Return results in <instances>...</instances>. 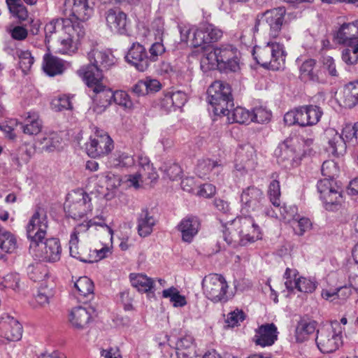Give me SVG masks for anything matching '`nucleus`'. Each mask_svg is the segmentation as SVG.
Masks as SVG:
<instances>
[{"mask_svg":"<svg viewBox=\"0 0 358 358\" xmlns=\"http://www.w3.org/2000/svg\"><path fill=\"white\" fill-rule=\"evenodd\" d=\"M99 176L101 182H104L108 189L117 188L122 184V178L111 172L101 173Z\"/></svg>","mask_w":358,"mask_h":358,"instance_id":"obj_60","label":"nucleus"},{"mask_svg":"<svg viewBox=\"0 0 358 358\" xmlns=\"http://www.w3.org/2000/svg\"><path fill=\"white\" fill-rule=\"evenodd\" d=\"M48 228V221L46 213L37 210L30 218L27 226V234L30 241V248L37 247L38 243L45 238Z\"/></svg>","mask_w":358,"mask_h":358,"instance_id":"obj_11","label":"nucleus"},{"mask_svg":"<svg viewBox=\"0 0 358 358\" xmlns=\"http://www.w3.org/2000/svg\"><path fill=\"white\" fill-rule=\"evenodd\" d=\"M64 209L73 219L82 218L92 210L91 198L83 189L73 191L68 194Z\"/></svg>","mask_w":358,"mask_h":358,"instance_id":"obj_10","label":"nucleus"},{"mask_svg":"<svg viewBox=\"0 0 358 358\" xmlns=\"http://www.w3.org/2000/svg\"><path fill=\"white\" fill-rule=\"evenodd\" d=\"M222 169V164L217 161L202 158L198 160L195 168V173L199 178L213 180Z\"/></svg>","mask_w":358,"mask_h":358,"instance_id":"obj_29","label":"nucleus"},{"mask_svg":"<svg viewBox=\"0 0 358 358\" xmlns=\"http://www.w3.org/2000/svg\"><path fill=\"white\" fill-rule=\"evenodd\" d=\"M69 250L71 256L86 263H92V250L86 248H80L78 238L76 234H71L69 240Z\"/></svg>","mask_w":358,"mask_h":358,"instance_id":"obj_37","label":"nucleus"},{"mask_svg":"<svg viewBox=\"0 0 358 358\" xmlns=\"http://www.w3.org/2000/svg\"><path fill=\"white\" fill-rule=\"evenodd\" d=\"M206 34L204 24L199 27H192L185 30L186 40L189 41L194 47L207 44Z\"/></svg>","mask_w":358,"mask_h":358,"instance_id":"obj_44","label":"nucleus"},{"mask_svg":"<svg viewBox=\"0 0 358 358\" xmlns=\"http://www.w3.org/2000/svg\"><path fill=\"white\" fill-rule=\"evenodd\" d=\"M85 83L95 93L92 97L94 106L92 109L96 113H103L113 101V98H106L107 92L113 91L103 85L99 73L96 74V77L94 80L88 78L87 81H85Z\"/></svg>","mask_w":358,"mask_h":358,"instance_id":"obj_13","label":"nucleus"},{"mask_svg":"<svg viewBox=\"0 0 358 358\" xmlns=\"http://www.w3.org/2000/svg\"><path fill=\"white\" fill-rule=\"evenodd\" d=\"M283 278L285 286L289 292L296 289L305 294H312L318 285L315 278L301 276L295 268H287Z\"/></svg>","mask_w":358,"mask_h":358,"instance_id":"obj_12","label":"nucleus"},{"mask_svg":"<svg viewBox=\"0 0 358 358\" xmlns=\"http://www.w3.org/2000/svg\"><path fill=\"white\" fill-rule=\"evenodd\" d=\"M0 248L5 252L12 253L17 249V240L15 236L0 227Z\"/></svg>","mask_w":358,"mask_h":358,"instance_id":"obj_45","label":"nucleus"},{"mask_svg":"<svg viewBox=\"0 0 358 358\" xmlns=\"http://www.w3.org/2000/svg\"><path fill=\"white\" fill-rule=\"evenodd\" d=\"M137 166L138 169L136 173L126 175L122 178V185L126 187L138 189L143 187L147 180L153 182L158 178L157 171L146 156L141 155L138 157Z\"/></svg>","mask_w":358,"mask_h":358,"instance_id":"obj_7","label":"nucleus"},{"mask_svg":"<svg viewBox=\"0 0 358 358\" xmlns=\"http://www.w3.org/2000/svg\"><path fill=\"white\" fill-rule=\"evenodd\" d=\"M0 286L2 289L20 292L22 288L21 278L17 273H10L0 278Z\"/></svg>","mask_w":358,"mask_h":358,"instance_id":"obj_46","label":"nucleus"},{"mask_svg":"<svg viewBox=\"0 0 358 358\" xmlns=\"http://www.w3.org/2000/svg\"><path fill=\"white\" fill-rule=\"evenodd\" d=\"M348 46L350 48L343 50L342 59L347 64L353 65L356 64L358 60V44Z\"/></svg>","mask_w":358,"mask_h":358,"instance_id":"obj_62","label":"nucleus"},{"mask_svg":"<svg viewBox=\"0 0 358 358\" xmlns=\"http://www.w3.org/2000/svg\"><path fill=\"white\" fill-rule=\"evenodd\" d=\"M27 274L31 280L40 282L45 280L48 276V271L43 264L36 263L28 266Z\"/></svg>","mask_w":358,"mask_h":358,"instance_id":"obj_52","label":"nucleus"},{"mask_svg":"<svg viewBox=\"0 0 358 358\" xmlns=\"http://www.w3.org/2000/svg\"><path fill=\"white\" fill-rule=\"evenodd\" d=\"M41 148L47 152H52L57 149L61 143V138L55 132H51L45 134V136L39 140Z\"/></svg>","mask_w":358,"mask_h":358,"instance_id":"obj_48","label":"nucleus"},{"mask_svg":"<svg viewBox=\"0 0 358 358\" xmlns=\"http://www.w3.org/2000/svg\"><path fill=\"white\" fill-rule=\"evenodd\" d=\"M343 329L338 321L331 322L317 330L316 343L323 353L336 351L343 345Z\"/></svg>","mask_w":358,"mask_h":358,"instance_id":"obj_5","label":"nucleus"},{"mask_svg":"<svg viewBox=\"0 0 358 358\" xmlns=\"http://www.w3.org/2000/svg\"><path fill=\"white\" fill-rule=\"evenodd\" d=\"M45 39L49 43L53 34L57 35V52L62 55L75 53L84 37L85 31L83 24L72 20L59 18L52 20L45 27Z\"/></svg>","mask_w":358,"mask_h":358,"instance_id":"obj_1","label":"nucleus"},{"mask_svg":"<svg viewBox=\"0 0 358 358\" xmlns=\"http://www.w3.org/2000/svg\"><path fill=\"white\" fill-rule=\"evenodd\" d=\"M162 296L169 299L173 306L176 308L183 307L187 304L185 297L180 294L178 289L174 287L163 290Z\"/></svg>","mask_w":358,"mask_h":358,"instance_id":"obj_51","label":"nucleus"},{"mask_svg":"<svg viewBox=\"0 0 358 358\" xmlns=\"http://www.w3.org/2000/svg\"><path fill=\"white\" fill-rule=\"evenodd\" d=\"M73 293L80 301H90L94 296L93 282L87 276L79 278L74 283Z\"/></svg>","mask_w":358,"mask_h":358,"instance_id":"obj_31","label":"nucleus"},{"mask_svg":"<svg viewBox=\"0 0 358 358\" xmlns=\"http://www.w3.org/2000/svg\"><path fill=\"white\" fill-rule=\"evenodd\" d=\"M208 102L217 115H225L227 108L233 106L230 86L220 80L213 83L208 89Z\"/></svg>","mask_w":358,"mask_h":358,"instance_id":"obj_6","label":"nucleus"},{"mask_svg":"<svg viewBox=\"0 0 358 358\" xmlns=\"http://www.w3.org/2000/svg\"><path fill=\"white\" fill-rule=\"evenodd\" d=\"M324 136L327 142L326 150L329 155L338 157L346 152L345 141L335 129H327L324 131Z\"/></svg>","mask_w":358,"mask_h":358,"instance_id":"obj_26","label":"nucleus"},{"mask_svg":"<svg viewBox=\"0 0 358 358\" xmlns=\"http://www.w3.org/2000/svg\"><path fill=\"white\" fill-rule=\"evenodd\" d=\"M275 154L278 159V162L285 163V166H293L300 159L301 156L300 154H296V151L285 143L280 144L277 148Z\"/></svg>","mask_w":358,"mask_h":358,"instance_id":"obj_35","label":"nucleus"},{"mask_svg":"<svg viewBox=\"0 0 358 358\" xmlns=\"http://www.w3.org/2000/svg\"><path fill=\"white\" fill-rule=\"evenodd\" d=\"M29 159L27 152L23 148H20L10 154L11 165L17 169H20L24 164L27 163Z\"/></svg>","mask_w":358,"mask_h":358,"instance_id":"obj_56","label":"nucleus"},{"mask_svg":"<svg viewBox=\"0 0 358 358\" xmlns=\"http://www.w3.org/2000/svg\"><path fill=\"white\" fill-rule=\"evenodd\" d=\"M252 122L264 123L268 122L271 117V113L262 106L255 107L251 111Z\"/></svg>","mask_w":358,"mask_h":358,"instance_id":"obj_59","label":"nucleus"},{"mask_svg":"<svg viewBox=\"0 0 358 358\" xmlns=\"http://www.w3.org/2000/svg\"><path fill=\"white\" fill-rule=\"evenodd\" d=\"M338 102L340 106L346 108H352L358 105V81L351 82L345 85L339 93Z\"/></svg>","mask_w":358,"mask_h":358,"instance_id":"obj_30","label":"nucleus"},{"mask_svg":"<svg viewBox=\"0 0 358 358\" xmlns=\"http://www.w3.org/2000/svg\"><path fill=\"white\" fill-rule=\"evenodd\" d=\"M127 61L139 71H145L150 66L146 49L138 43H134L126 56Z\"/></svg>","mask_w":358,"mask_h":358,"instance_id":"obj_25","label":"nucleus"},{"mask_svg":"<svg viewBox=\"0 0 358 358\" xmlns=\"http://www.w3.org/2000/svg\"><path fill=\"white\" fill-rule=\"evenodd\" d=\"M87 58L90 64L82 66L77 71L78 75L84 81H87L88 76L94 80L98 73L101 76V80H103L102 71L108 70L115 62V57L107 50L92 49L88 53Z\"/></svg>","mask_w":358,"mask_h":358,"instance_id":"obj_4","label":"nucleus"},{"mask_svg":"<svg viewBox=\"0 0 358 358\" xmlns=\"http://www.w3.org/2000/svg\"><path fill=\"white\" fill-rule=\"evenodd\" d=\"M315 61L313 59L306 60L300 67L301 76L309 80L319 81V77L314 71Z\"/></svg>","mask_w":358,"mask_h":358,"instance_id":"obj_55","label":"nucleus"},{"mask_svg":"<svg viewBox=\"0 0 358 358\" xmlns=\"http://www.w3.org/2000/svg\"><path fill=\"white\" fill-rule=\"evenodd\" d=\"M257 164L255 150L250 144L238 146L234 162L235 169L241 173H247L255 169Z\"/></svg>","mask_w":358,"mask_h":358,"instance_id":"obj_19","label":"nucleus"},{"mask_svg":"<svg viewBox=\"0 0 358 358\" xmlns=\"http://www.w3.org/2000/svg\"><path fill=\"white\" fill-rule=\"evenodd\" d=\"M268 194L273 206H278L280 203V186L278 180H273L270 182Z\"/></svg>","mask_w":358,"mask_h":358,"instance_id":"obj_63","label":"nucleus"},{"mask_svg":"<svg viewBox=\"0 0 358 358\" xmlns=\"http://www.w3.org/2000/svg\"><path fill=\"white\" fill-rule=\"evenodd\" d=\"M43 69L49 76L62 74L64 69V61L49 54L43 57Z\"/></svg>","mask_w":358,"mask_h":358,"instance_id":"obj_36","label":"nucleus"},{"mask_svg":"<svg viewBox=\"0 0 358 358\" xmlns=\"http://www.w3.org/2000/svg\"><path fill=\"white\" fill-rule=\"evenodd\" d=\"M54 295L52 287H48L43 283L38 290V293L35 296L36 301L41 306H45L49 303L50 299Z\"/></svg>","mask_w":358,"mask_h":358,"instance_id":"obj_58","label":"nucleus"},{"mask_svg":"<svg viewBox=\"0 0 358 358\" xmlns=\"http://www.w3.org/2000/svg\"><path fill=\"white\" fill-rule=\"evenodd\" d=\"M224 115L227 116L229 123L248 124L252 122L251 111L242 107H236L231 111L227 108Z\"/></svg>","mask_w":358,"mask_h":358,"instance_id":"obj_40","label":"nucleus"},{"mask_svg":"<svg viewBox=\"0 0 358 358\" xmlns=\"http://www.w3.org/2000/svg\"><path fill=\"white\" fill-rule=\"evenodd\" d=\"M264 201L263 192L254 186L243 189L241 195V212L243 214L259 211L262 208Z\"/></svg>","mask_w":358,"mask_h":358,"instance_id":"obj_20","label":"nucleus"},{"mask_svg":"<svg viewBox=\"0 0 358 358\" xmlns=\"http://www.w3.org/2000/svg\"><path fill=\"white\" fill-rule=\"evenodd\" d=\"M30 252L40 260L48 262H56L61 258L62 246L60 241L56 238H47L41 241L37 247L29 248Z\"/></svg>","mask_w":358,"mask_h":358,"instance_id":"obj_14","label":"nucleus"},{"mask_svg":"<svg viewBox=\"0 0 358 358\" xmlns=\"http://www.w3.org/2000/svg\"><path fill=\"white\" fill-rule=\"evenodd\" d=\"M218 51V69L222 71L236 72L240 69L238 50L231 45L217 47Z\"/></svg>","mask_w":358,"mask_h":358,"instance_id":"obj_18","label":"nucleus"},{"mask_svg":"<svg viewBox=\"0 0 358 358\" xmlns=\"http://www.w3.org/2000/svg\"><path fill=\"white\" fill-rule=\"evenodd\" d=\"M255 332L253 340L257 345L262 347L271 346L278 339V328L273 323L263 324Z\"/></svg>","mask_w":358,"mask_h":358,"instance_id":"obj_27","label":"nucleus"},{"mask_svg":"<svg viewBox=\"0 0 358 358\" xmlns=\"http://www.w3.org/2000/svg\"><path fill=\"white\" fill-rule=\"evenodd\" d=\"M108 163L114 168H128L135 164V159L126 152L116 150L110 156Z\"/></svg>","mask_w":358,"mask_h":358,"instance_id":"obj_38","label":"nucleus"},{"mask_svg":"<svg viewBox=\"0 0 358 358\" xmlns=\"http://www.w3.org/2000/svg\"><path fill=\"white\" fill-rule=\"evenodd\" d=\"M321 171L326 178L334 179L339 173V167L334 160H327L323 162Z\"/></svg>","mask_w":358,"mask_h":358,"instance_id":"obj_61","label":"nucleus"},{"mask_svg":"<svg viewBox=\"0 0 358 358\" xmlns=\"http://www.w3.org/2000/svg\"><path fill=\"white\" fill-rule=\"evenodd\" d=\"M219 58L217 48L206 53L201 59V68L204 71L218 68Z\"/></svg>","mask_w":358,"mask_h":358,"instance_id":"obj_49","label":"nucleus"},{"mask_svg":"<svg viewBox=\"0 0 358 358\" xmlns=\"http://www.w3.org/2000/svg\"><path fill=\"white\" fill-rule=\"evenodd\" d=\"M22 335V327L16 319L10 315L0 318V341H17Z\"/></svg>","mask_w":358,"mask_h":358,"instance_id":"obj_23","label":"nucleus"},{"mask_svg":"<svg viewBox=\"0 0 358 358\" xmlns=\"http://www.w3.org/2000/svg\"><path fill=\"white\" fill-rule=\"evenodd\" d=\"M204 296L214 303L228 300V284L225 278L219 274L212 273L204 277L201 282Z\"/></svg>","mask_w":358,"mask_h":358,"instance_id":"obj_8","label":"nucleus"},{"mask_svg":"<svg viewBox=\"0 0 358 358\" xmlns=\"http://www.w3.org/2000/svg\"><path fill=\"white\" fill-rule=\"evenodd\" d=\"M232 224L239 230L243 246L262 238L260 229L250 216L236 218L232 220Z\"/></svg>","mask_w":358,"mask_h":358,"instance_id":"obj_16","label":"nucleus"},{"mask_svg":"<svg viewBox=\"0 0 358 358\" xmlns=\"http://www.w3.org/2000/svg\"><path fill=\"white\" fill-rule=\"evenodd\" d=\"M282 41L270 39L263 47H255L252 55L264 68L278 71L284 68L286 52Z\"/></svg>","mask_w":358,"mask_h":358,"instance_id":"obj_3","label":"nucleus"},{"mask_svg":"<svg viewBox=\"0 0 358 358\" xmlns=\"http://www.w3.org/2000/svg\"><path fill=\"white\" fill-rule=\"evenodd\" d=\"M207 44L216 42L222 36V31L212 24H204Z\"/></svg>","mask_w":358,"mask_h":358,"instance_id":"obj_64","label":"nucleus"},{"mask_svg":"<svg viewBox=\"0 0 358 358\" xmlns=\"http://www.w3.org/2000/svg\"><path fill=\"white\" fill-rule=\"evenodd\" d=\"M290 225L292 227L294 234L299 236H303L306 232L310 230L312 227L310 220L307 217H301L299 214Z\"/></svg>","mask_w":358,"mask_h":358,"instance_id":"obj_54","label":"nucleus"},{"mask_svg":"<svg viewBox=\"0 0 358 358\" xmlns=\"http://www.w3.org/2000/svg\"><path fill=\"white\" fill-rule=\"evenodd\" d=\"M285 15L286 9L282 6L266 10L257 15L255 29L259 31L261 26L268 27L270 39L282 42L289 41L292 34L290 31L285 27Z\"/></svg>","mask_w":358,"mask_h":358,"instance_id":"obj_2","label":"nucleus"},{"mask_svg":"<svg viewBox=\"0 0 358 358\" xmlns=\"http://www.w3.org/2000/svg\"><path fill=\"white\" fill-rule=\"evenodd\" d=\"M20 126L24 134L33 136L41 131L43 124L38 113L29 111L24 114V123Z\"/></svg>","mask_w":358,"mask_h":358,"instance_id":"obj_34","label":"nucleus"},{"mask_svg":"<svg viewBox=\"0 0 358 358\" xmlns=\"http://www.w3.org/2000/svg\"><path fill=\"white\" fill-rule=\"evenodd\" d=\"M93 313L90 306H76L70 310L68 321L73 329L83 330L92 322Z\"/></svg>","mask_w":358,"mask_h":358,"instance_id":"obj_24","label":"nucleus"},{"mask_svg":"<svg viewBox=\"0 0 358 358\" xmlns=\"http://www.w3.org/2000/svg\"><path fill=\"white\" fill-rule=\"evenodd\" d=\"M113 148L112 138L105 131H97L86 143L87 154L93 158L102 157L107 155Z\"/></svg>","mask_w":358,"mask_h":358,"instance_id":"obj_15","label":"nucleus"},{"mask_svg":"<svg viewBox=\"0 0 358 358\" xmlns=\"http://www.w3.org/2000/svg\"><path fill=\"white\" fill-rule=\"evenodd\" d=\"M107 93L106 98H113L114 103L122 107L124 109L131 110L133 108V102L126 92L117 90L115 92H108Z\"/></svg>","mask_w":358,"mask_h":358,"instance_id":"obj_47","label":"nucleus"},{"mask_svg":"<svg viewBox=\"0 0 358 358\" xmlns=\"http://www.w3.org/2000/svg\"><path fill=\"white\" fill-rule=\"evenodd\" d=\"M65 5L69 9L70 15L80 22L88 20L94 14V0H66Z\"/></svg>","mask_w":358,"mask_h":358,"instance_id":"obj_22","label":"nucleus"},{"mask_svg":"<svg viewBox=\"0 0 358 358\" xmlns=\"http://www.w3.org/2000/svg\"><path fill=\"white\" fill-rule=\"evenodd\" d=\"M131 285L138 292H148L154 287V280L142 273H131L129 275Z\"/></svg>","mask_w":358,"mask_h":358,"instance_id":"obj_41","label":"nucleus"},{"mask_svg":"<svg viewBox=\"0 0 358 358\" xmlns=\"http://www.w3.org/2000/svg\"><path fill=\"white\" fill-rule=\"evenodd\" d=\"M107 27L114 34L127 35L129 31L130 20L127 14L120 8H110L105 13Z\"/></svg>","mask_w":358,"mask_h":358,"instance_id":"obj_17","label":"nucleus"},{"mask_svg":"<svg viewBox=\"0 0 358 358\" xmlns=\"http://www.w3.org/2000/svg\"><path fill=\"white\" fill-rule=\"evenodd\" d=\"M196 343L193 336L191 334L185 333L178 339L176 348H173L180 354L181 357L183 354H187L189 358V355L194 351Z\"/></svg>","mask_w":358,"mask_h":358,"instance_id":"obj_43","label":"nucleus"},{"mask_svg":"<svg viewBox=\"0 0 358 358\" xmlns=\"http://www.w3.org/2000/svg\"><path fill=\"white\" fill-rule=\"evenodd\" d=\"M336 38L339 43L346 45L358 44V20L343 24L337 31Z\"/></svg>","mask_w":358,"mask_h":358,"instance_id":"obj_28","label":"nucleus"},{"mask_svg":"<svg viewBox=\"0 0 358 358\" xmlns=\"http://www.w3.org/2000/svg\"><path fill=\"white\" fill-rule=\"evenodd\" d=\"M275 210L273 211V214L271 216H275L280 220H283L285 222L291 223L297 216V208L295 206H280V203L278 206H274Z\"/></svg>","mask_w":358,"mask_h":358,"instance_id":"obj_42","label":"nucleus"},{"mask_svg":"<svg viewBox=\"0 0 358 358\" xmlns=\"http://www.w3.org/2000/svg\"><path fill=\"white\" fill-rule=\"evenodd\" d=\"M157 223V219L148 211L142 210L137 217V231L141 237L145 238L150 235Z\"/></svg>","mask_w":358,"mask_h":358,"instance_id":"obj_33","label":"nucleus"},{"mask_svg":"<svg viewBox=\"0 0 358 358\" xmlns=\"http://www.w3.org/2000/svg\"><path fill=\"white\" fill-rule=\"evenodd\" d=\"M224 240L229 245L236 248L241 245V237L237 227H234L232 222L223 231Z\"/></svg>","mask_w":358,"mask_h":358,"instance_id":"obj_50","label":"nucleus"},{"mask_svg":"<svg viewBox=\"0 0 358 358\" xmlns=\"http://www.w3.org/2000/svg\"><path fill=\"white\" fill-rule=\"evenodd\" d=\"M317 191L327 210H338L343 203V195L341 188L334 179L326 178L320 180L317 184Z\"/></svg>","mask_w":358,"mask_h":358,"instance_id":"obj_9","label":"nucleus"},{"mask_svg":"<svg viewBox=\"0 0 358 358\" xmlns=\"http://www.w3.org/2000/svg\"><path fill=\"white\" fill-rule=\"evenodd\" d=\"M19 66L24 73H27L34 63V58L28 50L18 52Z\"/></svg>","mask_w":358,"mask_h":358,"instance_id":"obj_57","label":"nucleus"},{"mask_svg":"<svg viewBox=\"0 0 358 358\" xmlns=\"http://www.w3.org/2000/svg\"><path fill=\"white\" fill-rule=\"evenodd\" d=\"M199 227V221L196 217L189 216L182 219L178 226L182 241L187 243L192 242L193 238L197 234Z\"/></svg>","mask_w":358,"mask_h":358,"instance_id":"obj_32","label":"nucleus"},{"mask_svg":"<svg viewBox=\"0 0 358 358\" xmlns=\"http://www.w3.org/2000/svg\"><path fill=\"white\" fill-rule=\"evenodd\" d=\"M317 327L315 321L310 319H301L296 325L295 330L296 339L299 342H303L313 334Z\"/></svg>","mask_w":358,"mask_h":358,"instance_id":"obj_39","label":"nucleus"},{"mask_svg":"<svg viewBox=\"0 0 358 358\" xmlns=\"http://www.w3.org/2000/svg\"><path fill=\"white\" fill-rule=\"evenodd\" d=\"M10 3H7V6L11 14L20 21L27 20L29 13L21 0H10Z\"/></svg>","mask_w":358,"mask_h":358,"instance_id":"obj_53","label":"nucleus"},{"mask_svg":"<svg viewBox=\"0 0 358 358\" xmlns=\"http://www.w3.org/2000/svg\"><path fill=\"white\" fill-rule=\"evenodd\" d=\"M96 231H101L106 234L112 243L113 239V230L106 224V219L103 216H96L87 222L78 224L71 234H78L80 233L89 232L90 234Z\"/></svg>","mask_w":358,"mask_h":358,"instance_id":"obj_21","label":"nucleus"}]
</instances>
